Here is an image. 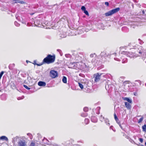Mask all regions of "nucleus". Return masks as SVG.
Instances as JSON below:
<instances>
[{
	"label": "nucleus",
	"mask_w": 146,
	"mask_h": 146,
	"mask_svg": "<svg viewBox=\"0 0 146 146\" xmlns=\"http://www.w3.org/2000/svg\"><path fill=\"white\" fill-rule=\"evenodd\" d=\"M4 73L3 71H2L0 73V78L1 79L2 76H3V74Z\"/></svg>",
	"instance_id": "nucleus-44"
},
{
	"label": "nucleus",
	"mask_w": 146,
	"mask_h": 146,
	"mask_svg": "<svg viewBox=\"0 0 146 146\" xmlns=\"http://www.w3.org/2000/svg\"><path fill=\"white\" fill-rule=\"evenodd\" d=\"M137 56H141L142 58L146 63V51L141 46H139L137 49Z\"/></svg>",
	"instance_id": "nucleus-1"
},
{
	"label": "nucleus",
	"mask_w": 146,
	"mask_h": 146,
	"mask_svg": "<svg viewBox=\"0 0 146 146\" xmlns=\"http://www.w3.org/2000/svg\"><path fill=\"white\" fill-rule=\"evenodd\" d=\"M114 118L115 119V120H117L118 119V118L117 117L116 115V114H115V113H114Z\"/></svg>",
	"instance_id": "nucleus-42"
},
{
	"label": "nucleus",
	"mask_w": 146,
	"mask_h": 146,
	"mask_svg": "<svg viewBox=\"0 0 146 146\" xmlns=\"http://www.w3.org/2000/svg\"><path fill=\"white\" fill-rule=\"evenodd\" d=\"M95 57H96V56L95 53L91 54L90 55V59H92L93 58H95Z\"/></svg>",
	"instance_id": "nucleus-24"
},
{
	"label": "nucleus",
	"mask_w": 146,
	"mask_h": 146,
	"mask_svg": "<svg viewBox=\"0 0 146 146\" xmlns=\"http://www.w3.org/2000/svg\"><path fill=\"white\" fill-rule=\"evenodd\" d=\"M91 120L93 122L96 123L98 121V119L96 116H92L91 117Z\"/></svg>",
	"instance_id": "nucleus-12"
},
{
	"label": "nucleus",
	"mask_w": 146,
	"mask_h": 146,
	"mask_svg": "<svg viewBox=\"0 0 146 146\" xmlns=\"http://www.w3.org/2000/svg\"><path fill=\"white\" fill-rule=\"evenodd\" d=\"M89 122V120L88 119L86 118L84 120V122L85 124H88Z\"/></svg>",
	"instance_id": "nucleus-25"
},
{
	"label": "nucleus",
	"mask_w": 146,
	"mask_h": 146,
	"mask_svg": "<svg viewBox=\"0 0 146 146\" xmlns=\"http://www.w3.org/2000/svg\"><path fill=\"white\" fill-rule=\"evenodd\" d=\"M38 85L39 86H46V83L45 82L42 81H39L38 83Z\"/></svg>",
	"instance_id": "nucleus-13"
},
{
	"label": "nucleus",
	"mask_w": 146,
	"mask_h": 146,
	"mask_svg": "<svg viewBox=\"0 0 146 146\" xmlns=\"http://www.w3.org/2000/svg\"><path fill=\"white\" fill-rule=\"evenodd\" d=\"M114 85L111 84H108L107 85H106V90H108L109 91H111L112 89L113 86Z\"/></svg>",
	"instance_id": "nucleus-11"
},
{
	"label": "nucleus",
	"mask_w": 146,
	"mask_h": 146,
	"mask_svg": "<svg viewBox=\"0 0 146 146\" xmlns=\"http://www.w3.org/2000/svg\"><path fill=\"white\" fill-rule=\"evenodd\" d=\"M75 59H76V60H78V58H75Z\"/></svg>",
	"instance_id": "nucleus-62"
},
{
	"label": "nucleus",
	"mask_w": 146,
	"mask_h": 146,
	"mask_svg": "<svg viewBox=\"0 0 146 146\" xmlns=\"http://www.w3.org/2000/svg\"><path fill=\"white\" fill-rule=\"evenodd\" d=\"M117 122V123L119 124H119H120V121L118 119L117 120H115Z\"/></svg>",
	"instance_id": "nucleus-51"
},
{
	"label": "nucleus",
	"mask_w": 146,
	"mask_h": 146,
	"mask_svg": "<svg viewBox=\"0 0 146 146\" xmlns=\"http://www.w3.org/2000/svg\"><path fill=\"white\" fill-rule=\"evenodd\" d=\"M114 59L115 60H117L118 61H120L121 60L120 59H119V58H114Z\"/></svg>",
	"instance_id": "nucleus-38"
},
{
	"label": "nucleus",
	"mask_w": 146,
	"mask_h": 146,
	"mask_svg": "<svg viewBox=\"0 0 146 146\" xmlns=\"http://www.w3.org/2000/svg\"><path fill=\"white\" fill-rule=\"evenodd\" d=\"M84 13L87 16H89V13H88V11L85 10V11H84Z\"/></svg>",
	"instance_id": "nucleus-39"
},
{
	"label": "nucleus",
	"mask_w": 146,
	"mask_h": 146,
	"mask_svg": "<svg viewBox=\"0 0 146 146\" xmlns=\"http://www.w3.org/2000/svg\"><path fill=\"white\" fill-rule=\"evenodd\" d=\"M57 51H58V52H59L60 53V52L61 51V50H60V49H57Z\"/></svg>",
	"instance_id": "nucleus-54"
},
{
	"label": "nucleus",
	"mask_w": 146,
	"mask_h": 146,
	"mask_svg": "<svg viewBox=\"0 0 146 146\" xmlns=\"http://www.w3.org/2000/svg\"><path fill=\"white\" fill-rule=\"evenodd\" d=\"M0 139L1 140H5L6 141H7L8 140V138L5 136H1L0 137Z\"/></svg>",
	"instance_id": "nucleus-15"
},
{
	"label": "nucleus",
	"mask_w": 146,
	"mask_h": 146,
	"mask_svg": "<svg viewBox=\"0 0 146 146\" xmlns=\"http://www.w3.org/2000/svg\"><path fill=\"white\" fill-rule=\"evenodd\" d=\"M35 143L33 142H31L30 144V146H35Z\"/></svg>",
	"instance_id": "nucleus-45"
},
{
	"label": "nucleus",
	"mask_w": 146,
	"mask_h": 146,
	"mask_svg": "<svg viewBox=\"0 0 146 146\" xmlns=\"http://www.w3.org/2000/svg\"><path fill=\"white\" fill-rule=\"evenodd\" d=\"M131 43H130V44H129V45H130H130H131Z\"/></svg>",
	"instance_id": "nucleus-64"
},
{
	"label": "nucleus",
	"mask_w": 146,
	"mask_h": 146,
	"mask_svg": "<svg viewBox=\"0 0 146 146\" xmlns=\"http://www.w3.org/2000/svg\"><path fill=\"white\" fill-rule=\"evenodd\" d=\"M138 41L139 42V43L141 44H142L144 43L140 39H138Z\"/></svg>",
	"instance_id": "nucleus-35"
},
{
	"label": "nucleus",
	"mask_w": 146,
	"mask_h": 146,
	"mask_svg": "<svg viewBox=\"0 0 146 146\" xmlns=\"http://www.w3.org/2000/svg\"><path fill=\"white\" fill-rule=\"evenodd\" d=\"M27 26H31V25H29V23H28L27 24Z\"/></svg>",
	"instance_id": "nucleus-56"
},
{
	"label": "nucleus",
	"mask_w": 146,
	"mask_h": 146,
	"mask_svg": "<svg viewBox=\"0 0 146 146\" xmlns=\"http://www.w3.org/2000/svg\"><path fill=\"white\" fill-rule=\"evenodd\" d=\"M27 135L29 136L30 138L31 139H33V136L30 133H28L27 134Z\"/></svg>",
	"instance_id": "nucleus-31"
},
{
	"label": "nucleus",
	"mask_w": 146,
	"mask_h": 146,
	"mask_svg": "<svg viewBox=\"0 0 146 146\" xmlns=\"http://www.w3.org/2000/svg\"><path fill=\"white\" fill-rule=\"evenodd\" d=\"M61 38H64L66 36V34L65 33H64L63 35L61 34H59Z\"/></svg>",
	"instance_id": "nucleus-23"
},
{
	"label": "nucleus",
	"mask_w": 146,
	"mask_h": 146,
	"mask_svg": "<svg viewBox=\"0 0 146 146\" xmlns=\"http://www.w3.org/2000/svg\"><path fill=\"white\" fill-rule=\"evenodd\" d=\"M124 100H126L127 102H128L129 103H132V101L131 100L129 99V98H124L123 99Z\"/></svg>",
	"instance_id": "nucleus-17"
},
{
	"label": "nucleus",
	"mask_w": 146,
	"mask_h": 146,
	"mask_svg": "<svg viewBox=\"0 0 146 146\" xmlns=\"http://www.w3.org/2000/svg\"><path fill=\"white\" fill-rule=\"evenodd\" d=\"M125 105L126 108H127L128 109H131V105L129 103L127 102H125Z\"/></svg>",
	"instance_id": "nucleus-14"
},
{
	"label": "nucleus",
	"mask_w": 146,
	"mask_h": 146,
	"mask_svg": "<svg viewBox=\"0 0 146 146\" xmlns=\"http://www.w3.org/2000/svg\"><path fill=\"white\" fill-rule=\"evenodd\" d=\"M105 4L107 6H108L109 5V3L108 2H106L105 3Z\"/></svg>",
	"instance_id": "nucleus-48"
},
{
	"label": "nucleus",
	"mask_w": 146,
	"mask_h": 146,
	"mask_svg": "<svg viewBox=\"0 0 146 146\" xmlns=\"http://www.w3.org/2000/svg\"><path fill=\"white\" fill-rule=\"evenodd\" d=\"M119 126L121 128V129H123V128H122V126H121V124H119Z\"/></svg>",
	"instance_id": "nucleus-55"
},
{
	"label": "nucleus",
	"mask_w": 146,
	"mask_h": 146,
	"mask_svg": "<svg viewBox=\"0 0 146 146\" xmlns=\"http://www.w3.org/2000/svg\"><path fill=\"white\" fill-rule=\"evenodd\" d=\"M9 69H11L10 68V66L9 65Z\"/></svg>",
	"instance_id": "nucleus-58"
},
{
	"label": "nucleus",
	"mask_w": 146,
	"mask_h": 146,
	"mask_svg": "<svg viewBox=\"0 0 146 146\" xmlns=\"http://www.w3.org/2000/svg\"><path fill=\"white\" fill-rule=\"evenodd\" d=\"M83 110L85 112H87L88 110V107H85L84 108Z\"/></svg>",
	"instance_id": "nucleus-33"
},
{
	"label": "nucleus",
	"mask_w": 146,
	"mask_h": 146,
	"mask_svg": "<svg viewBox=\"0 0 146 146\" xmlns=\"http://www.w3.org/2000/svg\"><path fill=\"white\" fill-rule=\"evenodd\" d=\"M24 96H22L21 97H19L17 98V99L18 100H20L22 99H23L24 98Z\"/></svg>",
	"instance_id": "nucleus-30"
},
{
	"label": "nucleus",
	"mask_w": 146,
	"mask_h": 146,
	"mask_svg": "<svg viewBox=\"0 0 146 146\" xmlns=\"http://www.w3.org/2000/svg\"><path fill=\"white\" fill-rule=\"evenodd\" d=\"M135 82H138V84H137V83H136V84H137V85H138V84H139V85H141V81L139 80H136L135 81Z\"/></svg>",
	"instance_id": "nucleus-37"
},
{
	"label": "nucleus",
	"mask_w": 146,
	"mask_h": 146,
	"mask_svg": "<svg viewBox=\"0 0 146 146\" xmlns=\"http://www.w3.org/2000/svg\"><path fill=\"white\" fill-rule=\"evenodd\" d=\"M100 121L101 122H102L104 121L105 120V118L102 115H101L100 117L99 118Z\"/></svg>",
	"instance_id": "nucleus-18"
},
{
	"label": "nucleus",
	"mask_w": 146,
	"mask_h": 146,
	"mask_svg": "<svg viewBox=\"0 0 146 146\" xmlns=\"http://www.w3.org/2000/svg\"><path fill=\"white\" fill-rule=\"evenodd\" d=\"M78 85L81 89H82L83 88V86L80 83H78Z\"/></svg>",
	"instance_id": "nucleus-36"
},
{
	"label": "nucleus",
	"mask_w": 146,
	"mask_h": 146,
	"mask_svg": "<svg viewBox=\"0 0 146 146\" xmlns=\"http://www.w3.org/2000/svg\"><path fill=\"white\" fill-rule=\"evenodd\" d=\"M70 55L69 54L65 55V56L66 57H70Z\"/></svg>",
	"instance_id": "nucleus-50"
},
{
	"label": "nucleus",
	"mask_w": 146,
	"mask_h": 146,
	"mask_svg": "<svg viewBox=\"0 0 146 146\" xmlns=\"http://www.w3.org/2000/svg\"><path fill=\"white\" fill-rule=\"evenodd\" d=\"M110 129H112L114 131H115V130H114L113 129V126H111L110 127Z\"/></svg>",
	"instance_id": "nucleus-49"
},
{
	"label": "nucleus",
	"mask_w": 146,
	"mask_h": 146,
	"mask_svg": "<svg viewBox=\"0 0 146 146\" xmlns=\"http://www.w3.org/2000/svg\"><path fill=\"white\" fill-rule=\"evenodd\" d=\"M13 1V2L12 3V4H14L15 3H17V1H14V0Z\"/></svg>",
	"instance_id": "nucleus-52"
},
{
	"label": "nucleus",
	"mask_w": 146,
	"mask_h": 146,
	"mask_svg": "<svg viewBox=\"0 0 146 146\" xmlns=\"http://www.w3.org/2000/svg\"><path fill=\"white\" fill-rule=\"evenodd\" d=\"M137 53L138 54V53L137 52V50L135 53L123 52V54L125 55L130 58H135L138 56H137L136 54Z\"/></svg>",
	"instance_id": "nucleus-4"
},
{
	"label": "nucleus",
	"mask_w": 146,
	"mask_h": 146,
	"mask_svg": "<svg viewBox=\"0 0 146 146\" xmlns=\"http://www.w3.org/2000/svg\"><path fill=\"white\" fill-rule=\"evenodd\" d=\"M23 86L25 88H26V89H27V90H29L30 89V88H29L27 85H23Z\"/></svg>",
	"instance_id": "nucleus-40"
},
{
	"label": "nucleus",
	"mask_w": 146,
	"mask_h": 146,
	"mask_svg": "<svg viewBox=\"0 0 146 146\" xmlns=\"http://www.w3.org/2000/svg\"><path fill=\"white\" fill-rule=\"evenodd\" d=\"M145 145L146 146V142L145 143Z\"/></svg>",
	"instance_id": "nucleus-63"
},
{
	"label": "nucleus",
	"mask_w": 146,
	"mask_h": 146,
	"mask_svg": "<svg viewBox=\"0 0 146 146\" xmlns=\"http://www.w3.org/2000/svg\"><path fill=\"white\" fill-rule=\"evenodd\" d=\"M97 58V57H95V58H93L92 59H90L92 63H95L96 62V59Z\"/></svg>",
	"instance_id": "nucleus-19"
},
{
	"label": "nucleus",
	"mask_w": 146,
	"mask_h": 146,
	"mask_svg": "<svg viewBox=\"0 0 146 146\" xmlns=\"http://www.w3.org/2000/svg\"><path fill=\"white\" fill-rule=\"evenodd\" d=\"M142 130L143 131L146 132V125L145 124L142 126Z\"/></svg>",
	"instance_id": "nucleus-22"
},
{
	"label": "nucleus",
	"mask_w": 146,
	"mask_h": 146,
	"mask_svg": "<svg viewBox=\"0 0 146 146\" xmlns=\"http://www.w3.org/2000/svg\"><path fill=\"white\" fill-rule=\"evenodd\" d=\"M127 62V60L126 58H123L122 60V63H124Z\"/></svg>",
	"instance_id": "nucleus-28"
},
{
	"label": "nucleus",
	"mask_w": 146,
	"mask_h": 146,
	"mask_svg": "<svg viewBox=\"0 0 146 146\" xmlns=\"http://www.w3.org/2000/svg\"><path fill=\"white\" fill-rule=\"evenodd\" d=\"M19 138V137L18 136H17L16 137H14L12 140V142L13 143L17 141L18 139Z\"/></svg>",
	"instance_id": "nucleus-20"
},
{
	"label": "nucleus",
	"mask_w": 146,
	"mask_h": 146,
	"mask_svg": "<svg viewBox=\"0 0 146 146\" xmlns=\"http://www.w3.org/2000/svg\"><path fill=\"white\" fill-rule=\"evenodd\" d=\"M17 3H19L21 4H24L25 3V2L23 1H17Z\"/></svg>",
	"instance_id": "nucleus-32"
},
{
	"label": "nucleus",
	"mask_w": 146,
	"mask_h": 146,
	"mask_svg": "<svg viewBox=\"0 0 146 146\" xmlns=\"http://www.w3.org/2000/svg\"><path fill=\"white\" fill-rule=\"evenodd\" d=\"M29 61L28 60H26V62L28 63V62H29Z\"/></svg>",
	"instance_id": "nucleus-60"
},
{
	"label": "nucleus",
	"mask_w": 146,
	"mask_h": 146,
	"mask_svg": "<svg viewBox=\"0 0 146 146\" xmlns=\"http://www.w3.org/2000/svg\"><path fill=\"white\" fill-rule=\"evenodd\" d=\"M44 63H43V62L41 63H40L39 64H36V65H37L38 66H41L43 64H44Z\"/></svg>",
	"instance_id": "nucleus-47"
},
{
	"label": "nucleus",
	"mask_w": 146,
	"mask_h": 146,
	"mask_svg": "<svg viewBox=\"0 0 146 146\" xmlns=\"http://www.w3.org/2000/svg\"><path fill=\"white\" fill-rule=\"evenodd\" d=\"M64 20H65L64 18H62L61 19H60V21H63Z\"/></svg>",
	"instance_id": "nucleus-53"
},
{
	"label": "nucleus",
	"mask_w": 146,
	"mask_h": 146,
	"mask_svg": "<svg viewBox=\"0 0 146 146\" xmlns=\"http://www.w3.org/2000/svg\"><path fill=\"white\" fill-rule=\"evenodd\" d=\"M139 141L141 143H142L143 141V139L142 138H140L139 139Z\"/></svg>",
	"instance_id": "nucleus-46"
},
{
	"label": "nucleus",
	"mask_w": 146,
	"mask_h": 146,
	"mask_svg": "<svg viewBox=\"0 0 146 146\" xmlns=\"http://www.w3.org/2000/svg\"><path fill=\"white\" fill-rule=\"evenodd\" d=\"M101 74L97 73L94 74L93 78H94V81L95 82H97L99 81L100 79V76Z\"/></svg>",
	"instance_id": "nucleus-7"
},
{
	"label": "nucleus",
	"mask_w": 146,
	"mask_h": 146,
	"mask_svg": "<svg viewBox=\"0 0 146 146\" xmlns=\"http://www.w3.org/2000/svg\"><path fill=\"white\" fill-rule=\"evenodd\" d=\"M43 23V25H44V26H42L43 27H44L45 25L48 26V25H49L48 22L47 21H46L44 23Z\"/></svg>",
	"instance_id": "nucleus-26"
},
{
	"label": "nucleus",
	"mask_w": 146,
	"mask_h": 146,
	"mask_svg": "<svg viewBox=\"0 0 146 146\" xmlns=\"http://www.w3.org/2000/svg\"><path fill=\"white\" fill-rule=\"evenodd\" d=\"M34 25L35 26L38 27H41L42 26H44L43 23L39 19L36 20L34 23Z\"/></svg>",
	"instance_id": "nucleus-6"
},
{
	"label": "nucleus",
	"mask_w": 146,
	"mask_h": 146,
	"mask_svg": "<svg viewBox=\"0 0 146 146\" xmlns=\"http://www.w3.org/2000/svg\"><path fill=\"white\" fill-rule=\"evenodd\" d=\"M87 115V114L86 113H82L81 114V116L83 117H85Z\"/></svg>",
	"instance_id": "nucleus-29"
},
{
	"label": "nucleus",
	"mask_w": 146,
	"mask_h": 146,
	"mask_svg": "<svg viewBox=\"0 0 146 146\" xmlns=\"http://www.w3.org/2000/svg\"><path fill=\"white\" fill-rule=\"evenodd\" d=\"M82 74H79V75H80V76H82Z\"/></svg>",
	"instance_id": "nucleus-59"
},
{
	"label": "nucleus",
	"mask_w": 146,
	"mask_h": 146,
	"mask_svg": "<svg viewBox=\"0 0 146 146\" xmlns=\"http://www.w3.org/2000/svg\"><path fill=\"white\" fill-rule=\"evenodd\" d=\"M140 15L144 16V15L145 14V11L144 10H143L142 12H140Z\"/></svg>",
	"instance_id": "nucleus-41"
},
{
	"label": "nucleus",
	"mask_w": 146,
	"mask_h": 146,
	"mask_svg": "<svg viewBox=\"0 0 146 146\" xmlns=\"http://www.w3.org/2000/svg\"><path fill=\"white\" fill-rule=\"evenodd\" d=\"M19 146H26L27 142L25 140H20L18 142Z\"/></svg>",
	"instance_id": "nucleus-8"
},
{
	"label": "nucleus",
	"mask_w": 146,
	"mask_h": 146,
	"mask_svg": "<svg viewBox=\"0 0 146 146\" xmlns=\"http://www.w3.org/2000/svg\"><path fill=\"white\" fill-rule=\"evenodd\" d=\"M14 24L15 25L17 26V27H19L20 25L17 22L15 21L14 22Z\"/></svg>",
	"instance_id": "nucleus-34"
},
{
	"label": "nucleus",
	"mask_w": 146,
	"mask_h": 146,
	"mask_svg": "<svg viewBox=\"0 0 146 146\" xmlns=\"http://www.w3.org/2000/svg\"><path fill=\"white\" fill-rule=\"evenodd\" d=\"M34 63H33L34 64H36V62H35V61H34Z\"/></svg>",
	"instance_id": "nucleus-57"
},
{
	"label": "nucleus",
	"mask_w": 146,
	"mask_h": 146,
	"mask_svg": "<svg viewBox=\"0 0 146 146\" xmlns=\"http://www.w3.org/2000/svg\"><path fill=\"white\" fill-rule=\"evenodd\" d=\"M63 82L64 83H66L67 82V78L66 77L64 76H63V78L62 79Z\"/></svg>",
	"instance_id": "nucleus-21"
},
{
	"label": "nucleus",
	"mask_w": 146,
	"mask_h": 146,
	"mask_svg": "<svg viewBox=\"0 0 146 146\" xmlns=\"http://www.w3.org/2000/svg\"><path fill=\"white\" fill-rule=\"evenodd\" d=\"M120 10V8L119 7L115 9H112L108 12L105 13V15L106 16H111L113 14L116 13L118 12Z\"/></svg>",
	"instance_id": "nucleus-3"
},
{
	"label": "nucleus",
	"mask_w": 146,
	"mask_h": 146,
	"mask_svg": "<svg viewBox=\"0 0 146 146\" xmlns=\"http://www.w3.org/2000/svg\"><path fill=\"white\" fill-rule=\"evenodd\" d=\"M79 64V63L78 62H73L70 63L71 65H72L71 68L73 69H76V68H79L77 67L78 64Z\"/></svg>",
	"instance_id": "nucleus-10"
},
{
	"label": "nucleus",
	"mask_w": 146,
	"mask_h": 146,
	"mask_svg": "<svg viewBox=\"0 0 146 146\" xmlns=\"http://www.w3.org/2000/svg\"><path fill=\"white\" fill-rule=\"evenodd\" d=\"M57 72L54 70H51L50 72V75L52 78H55L58 76Z\"/></svg>",
	"instance_id": "nucleus-5"
},
{
	"label": "nucleus",
	"mask_w": 146,
	"mask_h": 146,
	"mask_svg": "<svg viewBox=\"0 0 146 146\" xmlns=\"http://www.w3.org/2000/svg\"><path fill=\"white\" fill-rule=\"evenodd\" d=\"M143 119V117H142L138 121V123H140L142 122Z\"/></svg>",
	"instance_id": "nucleus-27"
},
{
	"label": "nucleus",
	"mask_w": 146,
	"mask_h": 146,
	"mask_svg": "<svg viewBox=\"0 0 146 146\" xmlns=\"http://www.w3.org/2000/svg\"><path fill=\"white\" fill-rule=\"evenodd\" d=\"M109 55H110L107 54L106 52L103 51V52H102L100 54V56L101 58H102V59H103V58H105V59H106V58L108 57Z\"/></svg>",
	"instance_id": "nucleus-9"
},
{
	"label": "nucleus",
	"mask_w": 146,
	"mask_h": 146,
	"mask_svg": "<svg viewBox=\"0 0 146 146\" xmlns=\"http://www.w3.org/2000/svg\"><path fill=\"white\" fill-rule=\"evenodd\" d=\"M144 19L145 20H146V16H145V18H144Z\"/></svg>",
	"instance_id": "nucleus-61"
},
{
	"label": "nucleus",
	"mask_w": 146,
	"mask_h": 146,
	"mask_svg": "<svg viewBox=\"0 0 146 146\" xmlns=\"http://www.w3.org/2000/svg\"><path fill=\"white\" fill-rule=\"evenodd\" d=\"M55 55H51L48 54L43 60V63L49 64L53 63L55 61Z\"/></svg>",
	"instance_id": "nucleus-2"
},
{
	"label": "nucleus",
	"mask_w": 146,
	"mask_h": 146,
	"mask_svg": "<svg viewBox=\"0 0 146 146\" xmlns=\"http://www.w3.org/2000/svg\"><path fill=\"white\" fill-rule=\"evenodd\" d=\"M81 9L82 10V11H85L86 10V8L84 6H82V7H81Z\"/></svg>",
	"instance_id": "nucleus-43"
},
{
	"label": "nucleus",
	"mask_w": 146,
	"mask_h": 146,
	"mask_svg": "<svg viewBox=\"0 0 146 146\" xmlns=\"http://www.w3.org/2000/svg\"><path fill=\"white\" fill-rule=\"evenodd\" d=\"M105 123L108 126H109L110 124L109 123V121L108 119L107 118H105V120L104 121Z\"/></svg>",
	"instance_id": "nucleus-16"
}]
</instances>
